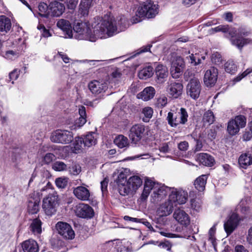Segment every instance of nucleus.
<instances>
[{
  "label": "nucleus",
  "mask_w": 252,
  "mask_h": 252,
  "mask_svg": "<svg viewBox=\"0 0 252 252\" xmlns=\"http://www.w3.org/2000/svg\"><path fill=\"white\" fill-rule=\"evenodd\" d=\"M73 38L79 40L95 41L98 38H105L113 36L119 32L117 30L115 20L111 17L105 16L93 28V32L87 23L77 22L73 28Z\"/></svg>",
  "instance_id": "obj_1"
},
{
  "label": "nucleus",
  "mask_w": 252,
  "mask_h": 252,
  "mask_svg": "<svg viewBox=\"0 0 252 252\" xmlns=\"http://www.w3.org/2000/svg\"><path fill=\"white\" fill-rule=\"evenodd\" d=\"M151 190H153L151 195L152 202L156 203L165 197L170 189L158 184L151 178L146 177L145 179L144 189L141 194L142 199H146Z\"/></svg>",
  "instance_id": "obj_2"
},
{
  "label": "nucleus",
  "mask_w": 252,
  "mask_h": 252,
  "mask_svg": "<svg viewBox=\"0 0 252 252\" xmlns=\"http://www.w3.org/2000/svg\"><path fill=\"white\" fill-rule=\"evenodd\" d=\"M157 5L154 4L151 1H147L143 2L140 5L136 12V19H133V23H137L140 21V18L147 17L151 18L155 17L158 13Z\"/></svg>",
  "instance_id": "obj_3"
},
{
  "label": "nucleus",
  "mask_w": 252,
  "mask_h": 252,
  "mask_svg": "<svg viewBox=\"0 0 252 252\" xmlns=\"http://www.w3.org/2000/svg\"><path fill=\"white\" fill-rule=\"evenodd\" d=\"M59 206V199L57 193H50L43 199L42 209L47 216L54 215Z\"/></svg>",
  "instance_id": "obj_4"
},
{
  "label": "nucleus",
  "mask_w": 252,
  "mask_h": 252,
  "mask_svg": "<svg viewBox=\"0 0 252 252\" xmlns=\"http://www.w3.org/2000/svg\"><path fill=\"white\" fill-rule=\"evenodd\" d=\"M142 184V180L138 176H132L128 178L124 186H122L120 194L123 196L133 194Z\"/></svg>",
  "instance_id": "obj_5"
},
{
  "label": "nucleus",
  "mask_w": 252,
  "mask_h": 252,
  "mask_svg": "<svg viewBox=\"0 0 252 252\" xmlns=\"http://www.w3.org/2000/svg\"><path fill=\"white\" fill-rule=\"evenodd\" d=\"M188 114L185 108H181L177 113L169 112L168 113L167 120L168 124L172 127H176L179 124H185L188 121Z\"/></svg>",
  "instance_id": "obj_6"
},
{
  "label": "nucleus",
  "mask_w": 252,
  "mask_h": 252,
  "mask_svg": "<svg viewBox=\"0 0 252 252\" xmlns=\"http://www.w3.org/2000/svg\"><path fill=\"white\" fill-rule=\"evenodd\" d=\"M50 139L53 142L66 144L73 140V136L68 130L57 129L52 133Z\"/></svg>",
  "instance_id": "obj_7"
},
{
  "label": "nucleus",
  "mask_w": 252,
  "mask_h": 252,
  "mask_svg": "<svg viewBox=\"0 0 252 252\" xmlns=\"http://www.w3.org/2000/svg\"><path fill=\"white\" fill-rule=\"evenodd\" d=\"M246 124V118L243 115L235 117L228 122L227 130L231 135H235L240 130V128L244 127Z\"/></svg>",
  "instance_id": "obj_8"
},
{
  "label": "nucleus",
  "mask_w": 252,
  "mask_h": 252,
  "mask_svg": "<svg viewBox=\"0 0 252 252\" xmlns=\"http://www.w3.org/2000/svg\"><path fill=\"white\" fill-rule=\"evenodd\" d=\"M201 86L199 79L195 77L191 78L187 86V94L193 99L199 96Z\"/></svg>",
  "instance_id": "obj_9"
},
{
  "label": "nucleus",
  "mask_w": 252,
  "mask_h": 252,
  "mask_svg": "<svg viewBox=\"0 0 252 252\" xmlns=\"http://www.w3.org/2000/svg\"><path fill=\"white\" fill-rule=\"evenodd\" d=\"M188 192L183 190H177L173 189L169 194L170 200L175 204L176 207L178 204H185L188 199Z\"/></svg>",
  "instance_id": "obj_10"
},
{
  "label": "nucleus",
  "mask_w": 252,
  "mask_h": 252,
  "mask_svg": "<svg viewBox=\"0 0 252 252\" xmlns=\"http://www.w3.org/2000/svg\"><path fill=\"white\" fill-rule=\"evenodd\" d=\"M56 228L58 233L66 239L72 240L75 237V233L71 226L66 222H58Z\"/></svg>",
  "instance_id": "obj_11"
},
{
  "label": "nucleus",
  "mask_w": 252,
  "mask_h": 252,
  "mask_svg": "<svg viewBox=\"0 0 252 252\" xmlns=\"http://www.w3.org/2000/svg\"><path fill=\"white\" fill-rule=\"evenodd\" d=\"M185 63L181 57H176L173 59L171 63V74L174 78H178L181 76L185 67Z\"/></svg>",
  "instance_id": "obj_12"
},
{
  "label": "nucleus",
  "mask_w": 252,
  "mask_h": 252,
  "mask_svg": "<svg viewBox=\"0 0 252 252\" xmlns=\"http://www.w3.org/2000/svg\"><path fill=\"white\" fill-rule=\"evenodd\" d=\"M76 214L80 218L90 219L94 216V212L93 208L89 205L81 203L76 207Z\"/></svg>",
  "instance_id": "obj_13"
},
{
  "label": "nucleus",
  "mask_w": 252,
  "mask_h": 252,
  "mask_svg": "<svg viewBox=\"0 0 252 252\" xmlns=\"http://www.w3.org/2000/svg\"><path fill=\"white\" fill-rule=\"evenodd\" d=\"M175 207V204L168 198L166 201L159 206L157 210V214L160 217L167 216L172 213Z\"/></svg>",
  "instance_id": "obj_14"
},
{
  "label": "nucleus",
  "mask_w": 252,
  "mask_h": 252,
  "mask_svg": "<svg viewBox=\"0 0 252 252\" xmlns=\"http://www.w3.org/2000/svg\"><path fill=\"white\" fill-rule=\"evenodd\" d=\"M218 69L212 67L206 70L204 77V82L207 87H211L215 84L218 78Z\"/></svg>",
  "instance_id": "obj_15"
},
{
  "label": "nucleus",
  "mask_w": 252,
  "mask_h": 252,
  "mask_svg": "<svg viewBox=\"0 0 252 252\" xmlns=\"http://www.w3.org/2000/svg\"><path fill=\"white\" fill-rule=\"evenodd\" d=\"M145 132L144 126L140 124L135 125L131 128L129 136L132 141L136 143L143 137Z\"/></svg>",
  "instance_id": "obj_16"
},
{
  "label": "nucleus",
  "mask_w": 252,
  "mask_h": 252,
  "mask_svg": "<svg viewBox=\"0 0 252 252\" xmlns=\"http://www.w3.org/2000/svg\"><path fill=\"white\" fill-rule=\"evenodd\" d=\"M183 86L180 83L171 82L168 83L166 91L173 97L178 98L183 92Z\"/></svg>",
  "instance_id": "obj_17"
},
{
  "label": "nucleus",
  "mask_w": 252,
  "mask_h": 252,
  "mask_svg": "<svg viewBox=\"0 0 252 252\" xmlns=\"http://www.w3.org/2000/svg\"><path fill=\"white\" fill-rule=\"evenodd\" d=\"M173 216L174 219L181 225L187 226L190 223L189 217L183 210L180 209L175 210Z\"/></svg>",
  "instance_id": "obj_18"
},
{
  "label": "nucleus",
  "mask_w": 252,
  "mask_h": 252,
  "mask_svg": "<svg viewBox=\"0 0 252 252\" xmlns=\"http://www.w3.org/2000/svg\"><path fill=\"white\" fill-rule=\"evenodd\" d=\"M73 194L80 200L85 201L90 199V190L84 186H78L74 188Z\"/></svg>",
  "instance_id": "obj_19"
},
{
  "label": "nucleus",
  "mask_w": 252,
  "mask_h": 252,
  "mask_svg": "<svg viewBox=\"0 0 252 252\" xmlns=\"http://www.w3.org/2000/svg\"><path fill=\"white\" fill-rule=\"evenodd\" d=\"M239 220L238 215L233 213L224 224L225 231L228 235L231 234L235 229L238 224Z\"/></svg>",
  "instance_id": "obj_20"
},
{
  "label": "nucleus",
  "mask_w": 252,
  "mask_h": 252,
  "mask_svg": "<svg viewBox=\"0 0 252 252\" xmlns=\"http://www.w3.org/2000/svg\"><path fill=\"white\" fill-rule=\"evenodd\" d=\"M78 112L80 117L76 120L75 124L69 126L71 130L76 129L77 128L82 126L87 122L86 108L84 106L79 107Z\"/></svg>",
  "instance_id": "obj_21"
},
{
  "label": "nucleus",
  "mask_w": 252,
  "mask_h": 252,
  "mask_svg": "<svg viewBox=\"0 0 252 252\" xmlns=\"http://www.w3.org/2000/svg\"><path fill=\"white\" fill-rule=\"evenodd\" d=\"M57 26L64 32L66 38H73L72 27L68 21L60 19L57 23Z\"/></svg>",
  "instance_id": "obj_22"
},
{
  "label": "nucleus",
  "mask_w": 252,
  "mask_h": 252,
  "mask_svg": "<svg viewBox=\"0 0 252 252\" xmlns=\"http://www.w3.org/2000/svg\"><path fill=\"white\" fill-rule=\"evenodd\" d=\"M49 7L52 14L56 17L61 16L65 9L63 4L57 1H52Z\"/></svg>",
  "instance_id": "obj_23"
},
{
  "label": "nucleus",
  "mask_w": 252,
  "mask_h": 252,
  "mask_svg": "<svg viewBox=\"0 0 252 252\" xmlns=\"http://www.w3.org/2000/svg\"><path fill=\"white\" fill-rule=\"evenodd\" d=\"M22 247L24 252H38L37 242L33 239H29L22 243Z\"/></svg>",
  "instance_id": "obj_24"
},
{
  "label": "nucleus",
  "mask_w": 252,
  "mask_h": 252,
  "mask_svg": "<svg viewBox=\"0 0 252 252\" xmlns=\"http://www.w3.org/2000/svg\"><path fill=\"white\" fill-rule=\"evenodd\" d=\"M155 71L157 80L159 83L163 82L168 75L167 68L161 64L157 66Z\"/></svg>",
  "instance_id": "obj_25"
},
{
  "label": "nucleus",
  "mask_w": 252,
  "mask_h": 252,
  "mask_svg": "<svg viewBox=\"0 0 252 252\" xmlns=\"http://www.w3.org/2000/svg\"><path fill=\"white\" fill-rule=\"evenodd\" d=\"M155 94V89L152 87H148L144 89L141 93H139L137 97L144 101H148L152 98Z\"/></svg>",
  "instance_id": "obj_26"
},
{
  "label": "nucleus",
  "mask_w": 252,
  "mask_h": 252,
  "mask_svg": "<svg viewBox=\"0 0 252 252\" xmlns=\"http://www.w3.org/2000/svg\"><path fill=\"white\" fill-rule=\"evenodd\" d=\"M197 160L201 164L207 166H212L215 162L214 158L206 153H200L198 154Z\"/></svg>",
  "instance_id": "obj_27"
},
{
  "label": "nucleus",
  "mask_w": 252,
  "mask_h": 252,
  "mask_svg": "<svg viewBox=\"0 0 252 252\" xmlns=\"http://www.w3.org/2000/svg\"><path fill=\"white\" fill-rule=\"evenodd\" d=\"M89 88L94 94H98L104 91L105 85L98 81L94 80L89 84Z\"/></svg>",
  "instance_id": "obj_28"
},
{
  "label": "nucleus",
  "mask_w": 252,
  "mask_h": 252,
  "mask_svg": "<svg viewBox=\"0 0 252 252\" xmlns=\"http://www.w3.org/2000/svg\"><path fill=\"white\" fill-rule=\"evenodd\" d=\"M239 164L240 166L244 169L252 164V156L250 153L242 154L239 158Z\"/></svg>",
  "instance_id": "obj_29"
},
{
  "label": "nucleus",
  "mask_w": 252,
  "mask_h": 252,
  "mask_svg": "<svg viewBox=\"0 0 252 252\" xmlns=\"http://www.w3.org/2000/svg\"><path fill=\"white\" fill-rule=\"evenodd\" d=\"M10 19L5 15L0 16V32L7 33L11 28Z\"/></svg>",
  "instance_id": "obj_30"
},
{
  "label": "nucleus",
  "mask_w": 252,
  "mask_h": 252,
  "mask_svg": "<svg viewBox=\"0 0 252 252\" xmlns=\"http://www.w3.org/2000/svg\"><path fill=\"white\" fill-rule=\"evenodd\" d=\"M42 222L39 219H33L30 226V231L35 235H38L42 232Z\"/></svg>",
  "instance_id": "obj_31"
},
{
  "label": "nucleus",
  "mask_w": 252,
  "mask_h": 252,
  "mask_svg": "<svg viewBox=\"0 0 252 252\" xmlns=\"http://www.w3.org/2000/svg\"><path fill=\"white\" fill-rule=\"evenodd\" d=\"M83 138L84 141V146L90 147L96 143L97 134L95 132H89Z\"/></svg>",
  "instance_id": "obj_32"
},
{
  "label": "nucleus",
  "mask_w": 252,
  "mask_h": 252,
  "mask_svg": "<svg viewBox=\"0 0 252 252\" xmlns=\"http://www.w3.org/2000/svg\"><path fill=\"white\" fill-rule=\"evenodd\" d=\"M129 169H125L123 171H121L118 176L117 184L118 188V191L120 193L121 189H122V186H124L127 182V177L128 175Z\"/></svg>",
  "instance_id": "obj_33"
},
{
  "label": "nucleus",
  "mask_w": 252,
  "mask_h": 252,
  "mask_svg": "<svg viewBox=\"0 0 252 252\" xmlns=\"http://www.w3.org/2000/svg\"><path fill=\"white\" fill-rule=\"evenodd\" d=\"M207 178V175H202L195 180L194 185L198 191H202L204 190Z\"/></svg>",
  "instance_id": "obj_34"
},
{
  "label": "nucleus",
  "mask_w": 252,
  "mask_h": 252,
  "mask_svg": "<svg viewBox=\"0 0 252 252\" xmlns=\"http://www.w3.org/2000/svg\"><path fill=\"white\" fill-rule=\"evenodd\" d=\"M93 5V0H82L80 4L79 11L83 16L87 15L89 9Z\"/></svg>",
  "instance_id": "obj_35"
},
{
  "label": "nucleus",
  "mask_w": 252,
  "mask_h": 252,
  "mask_svg": "<svg viewBox=\"0 0 252 252\" xmlns=\"http://www.w3.org/2000/svg\"><path fill=\"white\" fill-rule=\"evenodd\" d=\"M39 200L38 199H30L28 204V210L29 212L32 214L37 213L39 211Z\"/></svg>",
  "instance_id": "obj_36"
},
{
  "label": "nucleus",
  "mask_w": 252,
  "mask_h": 252,
  "mask_svg": "<svg viewBox=\"0 0 252 252\" xmlns=\"http://www.w3.org/2000/svg\"><path fill=\"white\" fill-rule=\"evenodd\" d=\"M154 74L153 68L150 65L144 67L139 72V77L142 79H146L152 76Z\"/></svg>",
  "instance_id": "obj_37"
},
{
  "label": "nucleus",
  "mask_w": 252,
  "mask_h": 252,
  "mask_svg": "<svg viewBox=\"0 0 252 252\" xmlns=\"http://www.w3.org/2000/svg\"><path fill=\"white\" fill-rule=\"evenodd\" d=\"M249 198L245 197L243 198L236 206L237 211H240L242 213L245 214L249 211Z\"/></svg>",
  "instance_id": "obj_38"
},
{
  "label": "nucleus",
  "mask_w": 252,
  "mask_h": 252,
  "mask_svg": "<svg viewBox=\"0 0 252 252\" xmlns=\"http://www.w3.org/2000/svg\"><path fill=\"white\" fill-rule=\"evenodd\" d=\"M83 145L84 146V141L83 137H76L72 148V152L75 153H79L81 151Z\"/></svg>",
  "instance_id": "obj_39"
},
{
  "label": "nucleus",
  "mask_w": 252,
  "mask_h": 252,
  "mask_svg": "<svg viewBox=\"0 0 252 252\" xmlns=\"http://www.w3.org/2000/svg\"><path fill=\"white\" fill-rule=\"evenodd\" d=\"M114 142L120 148H125L128 145L127 138L122 135L117 136L115 138Z\"/></svg>",
  "instance_id": "obj_40"
},
{
  "label": "nucleus",
  "mask_w": 252,
  "mask_h": 252,
  "mask_svg": "<svg viewBox=\"0 0 252 252\" xmlns=\"http://www.w3.org/2000/svg\"><path fill=\"white\" fill-rule=\"evenodd\" d=\"M118 252H131L132 249L131 243L128 241L121 242L118 245Z\"/></svg>",
  "instance_id": "obj_41"
},
{
  "label": "nucleus",
  "mask_w": 252,
  "mask_h": 252,
  "mask_svg": "<svg viewBox=\"0 0 252 252\" xmlns=\"http://www.w3.org/2000/svg\"><path fill=\"white\" fill-rule=\"evenodd\" d=\"M251 41L252 40L250 39L240 37L232 39L231 41L232 44L236 46L240 50L245 45L251 43Z\"/></svg>",
  "instance_id": "obj_42"
},
{
  "label": "nucleus",
  "mask_w": 252,
  "mask_h": 252,
  "mask_svg": "<svg viewBox=\"0 0 252 252\" xmlns=\"http://www.w3.org/2000/svg\"><path fill=\"white\" fill-rule=\"evenodd\" d=\"M215 121V117L213 113L211 111L206 112L203 117V122L204 125H210Z\"/></svg>",
  "instance_id": "obj_43"
},
{
  "label": "nucleus",
  "mask_w": 252,
  "mask_h": 252,
  "mask_svg": "<svg viewBox=\"0 0 252 252\" xmlns=\"http://www.w3.org/2000/svg\"><path fill=\"white\" fill-rule=\"evenodd\" d=\"M142 113L144 116L143 118V121L145 122H148L153 116V110L150 107H146L143 108Z\"/></svg>",
  "instance_id": "obj_44"
},
{
  "label": "nucleus",
  "mask_w": 252,
  "mask_h": 252,
  "mask_svg": "<svg viewBox=\"0 0 252 252\" xmlns=\"http://www.w3.org/2000/svg\"><path fill=\"white\" fill-rule=\"evenodd\" d=\"M226 72L230 74H234L237 70V66L233 61H228L224 65Z\"/></svg>",
  "instance_id": "obj_45"
},
{
  "label": "nucleus",
  "mask_w": 252,
  "mask_h": 252,
  "mask_svg": "<svg viewBox=\"0 0 252 252\" xmlns=\"http://www.w3.org/2000/svg\"><path fill=\"white\" fill-rule=\"evenodd\" d=\"M167 97L166 96L164 95H160L157 98L155 105L158 108L164 107L167 103Z\"/></svg>",
  "instance_id": "obj_46"
},
{
  "label": "nucleus",
  "mask_w": 252,
  "mask_h": 252,
  "mask_svg": "<svg viewBox=\"0 0 252 252\" xmlns=\"http://www.w3.org/2000/svg\"><path fill=\"white\" fill-rule=\"evenodd\" d=\"M52 168L57 171H62L66 170L67 165L62 161H56L52 165Z\"/></svg>",
  "instance_id": "obj_47"
},
{
  "label": "nucleus",
  "mask_w": 252,
  "mask_h": 252,
  "mask_svg": "<svg viewBox=\"0 0 252 252\" xmlns=\"http://www.w3.org/2000/svg\"><path fill=\"white\" fill-rule=\"evenodd\" d=\"M81 171V166L79 164H73L69 167L70 173L73 175H78Z\"/></svg>",
  "instance_id": "obj_48"
},
{
  "label": "nucleus",
  "mask_w": 252,
  "mask_h": 252,
  "mask_svg": "<svg viewBox=\"0 0 252 252\" xmlns=\"http://www.w3.org/2000/svg\"><path fill=\"white\" fill-rule=\"evenodd\" d=\"M55 159V155L52 153H47L43 158L42 164H48L50 163Z\"/></svg>",
  "instance_id": "obj_49"
},
{
  "label": "nucleus",
  "mask_w": 252,
  "mask_h": 252,
  "mask_svg": "<svg viewBox=\"0 0 252 252\" xmlns=\"http://www.w3.org/2000/svg\"><path fill=\"white\" fill-rule=\"evenodd\" d=\"M55 183L59 188H64L67 184V179L65 178H58L56 180Z\"/></svg>",
  "instance_id": "obj_50"
},
{
  "label": "nucleus",
  "mask_w": 252,
  "mask_h": 252,
  "mask_svg": "<svg viewBox=\"0 0 252 252\" xmlns=\"http://www.w3.org/2000/svg\"><path fill=\"white\" fill-rule=\"evenodd\" d=\"M216 226L215 225H214L213 227H212L209 231V240L211 242L213 246L215 245V234L216 233Z\"/></svg>",
  "instance_id": "obj_51"
},
{
  "label": "nucleus",
  "mask_w": 252,
  "mask_h": 252,
  "mask_svg": "<svg viewBox=\"0 0 252 252\" xmlns=\"http://www.w3.org/2000/svg\"><path fill=\"white\" fill-rule=\"evenodd\" d=\"M20 71L17 69H15L9 74V81H11L12 83L19 77Z\"/></svg>",
  "instance_id": "obj_52"
},
{
  "label": "nucleus",
  "mask_w": 252,
  "mask_h": 252,
  "mask_svg": "<svg viewBox=\"0 0 252 252\" xmlns=\"http://www.w3.org/2000/svg\"><path fill=\"white\" fill-rule=\"evenodd\" d=\"M211 60L214 63H219L221 62L222 58L221 55L216 52L212 55Z\"/></svg>",
  "instance_id": "obj_53"
},
{
  "label": "nucleus",
  "mask_w": 252,
  "mask_h": 252,
  "mask_svg": "<svg viewBox=\"0 0 252 252\" xmlns=\"http://www.w3.org/2000/svg\"><path fill=\"white\" fill-rule=\"evenodd\" d=\"M159 150L160 152L164 154L169 153L170 149L168 144L167 143H163L161 144L159 147Z\"/></svg>",
  "instance_id": "obj_54"
},
{
  "label": "nucleus",
  "mask_w": 252,
  "mask_h": 252,
  "mask_svg": "<svg viewBox=\"0 0 252 252\" xmlns=\"http://www.w3.org/2000/svg\"><path fill=\"white\" fill-rule=\"evenodd\" d=\"M251 72H252V69L250 70V69H247L241 74L239 75V76H238L236 78H235L234 79V81L235 82L240 81L242 78H243L244 77L246 76L247 75H248Z\"/></svg>",
  "instance_id": "obj_55"
},
{
  "label": "nucleus",
  "mask_w": 252,
  "mask_h": 252,
  "mask_svg": "<svg viewBox=\"0 0 252 252\" xmlns=\"http://www.w3.org/2000/svg\"><path fill=\"white\" fill-rule=\"evenodd\" d=\"M187 58L189 60V62L190 63L193 64L194 65H198L201 63L200 59H198L197 62L196 61L195 57L193 54H191L189 57H187Z\"/></svg>",
  "instance_id": "obj_56"
},
{
  "label": "nucleus",
  "mask_w": 252,
  "mask_h": 252,
  "mask_svg": "<svg viewBox=\"0 0 252 252\" xmlns=\"http://www.w3.org/2000/svg\"><path fill=\"white\" fill-rule=\"evenodd\" d=\"M5 57L9 60H13L17 58V54L13 51L9 50L5 53Z\"/></svg>",
  "instance_id": "obj_57"
},
{
  "label": "nucleus",
  "mask_w": 252,
  "mask_h": 252,
  "mask_svg": "<svg viewBox=\"0 0 252 252\" xmlns=\"http://www.w3.org/2000/svg\"><path fill=\"white\" fill-rule=\"evenodd\" d=\"M78 0H66L67 7L70 9H73L78 3Z\"/></svg>",
  "instance_id": "obj_58"
},
{
  "label": "nucleus",
  "mask_w": 252,
  "mask_h": 252,
  "mask_svg": "<svg viewBox=\"0 0 252 252\" xmlns=\"http://www.w3.org/2000/svg\"><path fill=\"white\" fill-rule=\"evenodd\" d=\"M215 32H225L228 31V28L227 26L220 25L217 27H215L213 29Z\"/></svg>",
  "instance_id": "obj_59"
},
{
  "label": "nucleus",
  "mask_w": 252,
  "mask_h": 252,
  "mask_svg": "<svg viewBox=\"0 0 252 252\" xmlns=\"http://www.w3.org/2000/svg\"><path fill=\"white\" fill-rule=\"evenodd\" d=\"M189 147V144L187 141L181 142L178 144V148L180 150L185 151L188 150Z\"/></svg>",
  "instance_id": "obj_60"
},
{
  "label": "nucleus",
  "mask_w": 252,
  "mask_h": 252,
  "mask_svg": "<svg viewBox=\"0 0 252 252\" xmlns=\"http://www.w3.org/2000/svg\"><path fill=\"white\" fill-rule=\"evenodd\" d=\"M39 29L42 30V35L45 37H48L51 36V33L49 31L45 29L44 26L40 25L38 27Z\"/></svg>",
  "instance_id": "obj_61"
},
{
  "label": "nucleus",
  "mask_w": 252,
  "mask_h": 252,
  "mask_svg": "<svg viewBox=\"0 0 252 252\" xmlns=\"http://www.w3.org/2000/svg\"><path fill=\"white\" fill-rule=\"evenodd\" d=\"M234 252H249V251L244 246L238 245L235 246Z\"/></svg>",
  "instance_id": "obj_62"
},
{
  "label": "nucleus",
  "mask_w": 252,
  "mask_h": 252,
  "mask_svg": "<svg viewBox=\"0 0 252 252\" xmlns=\"http://www.w3.org/2000/svg\"><path fill=\"white\" fill-rule=\"evenodd\" d=\"M252 138V131L250 129L246 131L243 135V139L245 141H249Z\"/></svg>",
  "instance_id": "obj_63"
},
{
  "label": "nucleus",
  "mask_w": 252,
  "mask_h": 252,
  "mask_svg": "<svg viewBox=\"0 0 252 252\" xmlns=\"http://www.w3.org/2000/svg\"><path fill=\"white\" fill-rule=\"evenodd\" d=\"M247 241L250 245H252V227L248 230Z\"/></svg>",
  "instance_id": "obj_64"
}]
</instances>
